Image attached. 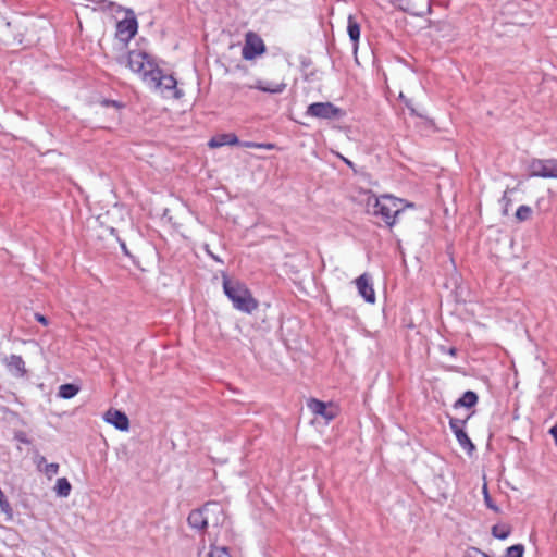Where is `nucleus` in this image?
Returning <instances> with one entry per match:
<instances>
[{
    "mask_svg": "<svg viewBox=\"0 0 557 557\" xmlns=\"http://www.w3.org/2000/svg\"><path fill=\"white\" fill-rule=\"evenodd\" d=\"M223 290L236 310L249 314L258 308V301L244 283L223 275Z\"/></svg>",
    "mask_w": 557,
    "mask_h": 557,
    "instance_id": "f257e3e1",
    "label": "nucleus"
},
{
    "mask_svg": "<svg viewBox=\"0 0 557 557\" xmlns=\"http://www.w3.org/2000/svg\"><path fill=\"white\" fill-rule=\"evenodd\" d=\"M406 207H413V205L405 203L403 199L386 194L374 198L372 214L381 218L386 226L392 227Z\"/></svg>",
    "mask_w": 557,
    "mask_h": 557,
    "instance_id": "f03ea898",
    "label": "nucleus"
},
{
    "mask_svg": "<svg viewBox=\"0 0 557 557\" xmlns=\"http://www.w3.org/2000/svg\"><path fill=\"white\" fill-rule=\"evenodd\" d=\"M144 82L156 90L173 91V96L176 99L183 97V92L176 88L177 81L174 76L164 74L159 66L148 70V72L145 73Z\"/></svg>",
    "mask_w": 557,
    "mask_h": 557,
    "instance_id": "7ed1b4c3",
    "label": "nucleus"
},
{
    "mask_svg": "<svg viewBox=\"0 0 557 557\" xmlns=\"http://www.w3.org/2000/svg\"><path fill=\"white\" fill-rule=\"evenodd\" d=\"M305 114L310 117L327 121L339 120L345 116L344 110L329 101L309 104Z\"/></svg>",
    "mask_w": 557,
    "mask_h": 557,
    "instance_id": "20e7f679",
    "label": "nucleus"
},
{
    "mask_svg": "<svg viewBox=\"0 0 557 557\" xmlns=\"http://www.w3.org/2000/svg\"><path fill=\"white\" fill-rule=\"evenodd\" d=\"M127 66L132 72L137 73L144 81L145 73L148 70L156 69L158 64L156 60L145 51L132 50L127 53Z\"/></svg>",
    "mask_w": 557,
    "mask_h": 557,
    "instance_id": "39448f33",
    "label": "nucleus"
},
{
    "mask_svg": "<svg viewBox=\"0 0 557 557\" xmlns=\"http://www.w3.org/2000/svg\"><path fill=\"white\" fill-rule=\"evenodd\" d=\"M265 52V45L262 38L253 33L248 32L245 35V42L242 49V57L244 60L250 61L256 57L261 55Z\"/></svg>",
    "mask_w": 557,
    "mask_h": 557,
    "instance_id": "423d86ee",
    "label": "nucleus"
},
{
    "mask_svg": "<svg viewBox=\"0 0 557 557\" xmlns=\"http://www.w3.org/2000/svg\"><path fill=\"white\" fill-rule=\"evenodd\" d=\"M466 423L467 419L461 420L454 417H449V428L451 432L455 434L458 444L463 450L471 455L475 449V446L465 431Z\"/></svg>",
    "mask_w": 557,
    "mask_h": 557,
    "instance_id": "0eeeda50",
    "label": "nucleus"
},
{
    "mask_svg": "<svg viewBox=\"0 0 557 557\" xmlns=\"http://www.w3.org/2000/svg\"><path fill=\"white\" fill-rule=\"evenodd\" d=\"M531 175L544 178H557V159H536L531 163Z\"/></svg>",
    "mask_w": 557,
    "mask_h": 557,
    "instance_id": "6e6552de",
    "label": "nucleus"
},
{
    "mask_svg": "<svg viewBox=\"0 0 557 557\" xmlns=\"http://www.w3.org/2000/svg\"><path fill=\"white\" fill-rule=\"evenodd\" d=\"M307 407L314 416L323 418L326 423L335 419L337 414V409L332 403L326 404L317 398H309Z\"/></svg>",
    "mask_w": 557,
    "mask_h": 557,
    "instance_id": "1a4fd4ad",
    "label": "nucleus"
},
{
    "mask_svg": "<svg viewBox=\"0 0 557 557\" xmlns=\"http://www.w3.org/2000/svg\"><path fill=\"white\" fill-rule=\"evenodd\" d=\"M212 506L218 507V504L207 503L201 508L191 510L187 518L189 527L198 531L206 530L209 523L207 512Z\"/></svg>",
    "mask_w": 557,
    "mask_h": 557,
    "instance_id": "9d476101",
    "label": "nucleus"
},
{
    "mask_svg": "<svg viewBox=\"0 0 557 557\" xmlns=\"http://www.w3.org/2000/svg\"><path fill=\"white\" fill-rule=\"evenodd\" d=\"M103 420L112 424L119 431H127L129 428V420L123 411L116 409H109L103 414Z\"/></svg>",
    "mask_w": 557,
    "mask_h": 557,
    "instance_id": "9b49d317",
    "label": "nucleus"
},
{
    "mask_svg": "<svg viewBox=\"0 0 557 557\" xmlns=\"http://www.w3.org/2000/svg\"><path fill=\"white\" fill-rule=\"evenodd\" d=\"M356 286L359 295L369 304H373L375 301V293L373 286L370 282V278L367 274H362L356 278Z\"/></svg>",
    "mask_w": 557,
    "mask_h": 557,
    "instance_id": "f8f14e48",
    "label": "nucleus"
},
{
    "mask_svg": "<svg viewBox=\"0 0 557 557\" xmlns=\"http://www.w3.org/2000/svg\"><path fill=\"white\" fill-rule=\"evenodd\" d=\"M239 144V138L233 133L221 134L212 137L208 145L210 148H219L222 146H235Z\"/></svg>",
    "mask_w": 557,
    "mask_h": 557,
    "instance_id": "ddd939ff",
    "label": "nucleus"
},
{
    "mask_svg": "<svg viewBox=\"0 0 557 557\" xmlns=\"http://www.w3.org/2000/svg\"><path fill=\"white\" fill-rule=\"evenodd\" d=\"M250 88L258 89L263 92L269 94H282L285 88V83H270L265 81L258 79L255 85L250 86Z\"/></svg>",
    "mask_w": 557,
    "mask_h": 557,
    "instance_id": "4468645a",
    "label": "nucleus"
},
{
    "mask_svg": "<svg viewBox=\"0 0 557 557\" xmlns=\"http://www.w3.org/2000/svg\"><path fill=\"white\" fill-rule=\"evenodd\" d=\"M478 403V395L473 391H467L462 394V396L457 399L454 404V408L457 409L459 407L471 408L475 406Z\"/></svg>",
    "mask_w": 557,
    "mask_h": 557,
    "instance_id": "2eb2a0df",
    "label": "nucleus"
},
{
    "mask_svg": "<svg viewBox=\"0 0 557 557\" xmlns=\"http://www.w3.org/2000/svg\"><path fill=\"white\" fill-rule=\"evenodd\" d=\"M7 366L11 371H16L20 376H23L26 373L25 362L18 355H11L7 359Z\"/></svg>",
    "mask_w": 557,
    "mask_h": 557,
    "instance_id": "dca6fc26",
    "label": "nucleus"
},
{
    "mask_svg": "<svg viewBox=\"0 0 557 557\" xmlns=\"http://www.w3.org/2000/svg\"><path fill=\"white\" fill-rule=\"evenodd\" d=\"M391 3L393 5H395L396 9H398L399 11H403V12H406V13H409V14H412V15H416V16H424L425 14H431L432 13V8H431V4L429 3L428 4V8H426V12H414L411 7L409 5V3H403V0H391Z\"/></svg>",
    "mask_w": 557,
    "mask_h": 557,
    "instance_id": "f3484780",
    "label": "nucleus"
},
{
    "mask_svg": "<svg viewBox=\"0 0 557 557\" xmlns=\"http://www.w3.org/2000/svg\"><path fill=\"white\" fill-rule=\"evenodd\" d=\"M347 33H348V36H349L350 40L354 44H357L359 41V38H360V25L355 20V17L352 15L348 16Z\"/></svg>",
    "mask_w": 557,
    "mask_h": 557,
    "instance_id": "a211bd4d",
    "label": "nucleus"
},
{
    "mask_svg": "<svg viewBox=\"0 0 557 557\" xmlns=\"http://www.w3.org/2000/svg\"><path fill=\"white\" fill-rule=\"evenodd\" d=\"M79 392V387L72 383L62 384L59 387L58 396L63 399H71Z\"/></svg>",
    "mask_w": 557,
    "mask_h": 557,
    "instance_id": "6ab92c4d",
    "label": "nucleus"
},
{
    "mask_svg": "<svg viewBox=\"0 0 557 557\" xmlns=\"http://www.w3.org/2000/svg\"><path fill=\"white\" fill-rule=\"evenodd\" d=\"M72 486L66 478H60L57 480L54 491L60 497H67L71 493Z\"/></svg>",
    "mask_w": 557,
    "mask_h": 557,
    "instance_id": "aec40b11",
    "label": "nucleus"
},
{
    "mask_svg": "<svg viewBox=\"0 0 557 557\" xmlns=\"http://www.w3.org/2000/svg\"><path fill=\"white\" fill-rule=\"evenodd\" d=\"M531 215L532 209L527 205H521L516 211V218L521 222L529 220Z\"/></svg>",
    "mask_w": 557,
    "mask_h": 557,
    "instance_id": "412c9836",
    "label": "nucleus"
},
{
    "mask_svg": "<svg viewBox=\"0 0 557 557\" xmlns=\"http://www.w3.org/2000/svg\"><path fill=\"white\" fill-rule=\"evenodd\" d=\"M39 471L42 472L48 479H51L58 474L59 465L57 462L46 463V466Z\"/></svg>",
    "mask_w": 557,
    "mask_h": 557,
    "instance_id": "4be33fe9",
    "label": "nucleus"
},
{
    "mask_svg": "<svg viewBox=\"0 0 557 557\" xmlns=\"http://www.w3.org/2000/svg\"><path fill=\"white\" fill-rule=\"evenodd\" d=\"M524 546L516 544L507 548L506 557H523Z\"/></svg>",
    "mask_w": 557,
    "mask_h": 557,
    "instance_id": "5701e85b",
    "label": "nucleus"
},
{
    "mask_svg": "<svg viewBox=\"0 0 557 557\" xmlns=\"http://www.w3.org/2000/svg\"><path fill=\"white\" fill-rule=\"evenodd\" d=\"M208 557H231L226 547H211Z\"/></svg>",
    "mask_w": 557,
    "mask_h": 557,
    "instance_id": "b1692460",
    "label": "nucleus"
},
{
    "mask_svg": "<svg viewBox=\"0 0 557 557\" xmlns=\"http://www.w3.org/2000/svg\"><path fill=\"white\" fill-rule=\"evenodd\" d=\"M483 495L486 507L494 510L495 512H498L499 508L493 503L492 497L488 494L486 484L483 485Z\"/></svg>",
    "mask_w": 557,
    "mask_h": 557,
    "instance_id": "393cba45",
    "label": "nucleus"
},
{
    "mask_svg": "<svg viewBox=\"0 0 557 557\" xmlns=\"http://www.w3.org/2000/svg\"><path fill=\"white\" fill-rule=\"evenodd\" d=\"M509 530L505 528H499L497 525H494L492 529V534L499 540H505L509 536Z\"/></svg>",
    "mask_w": 557,
    "mask_h": 557,
    "instance_id": "a878e982",
    "label": "nucleus"
},
{
    "mask_svg": "<svg viewBox=\"0 0 557 557\" xmlns=\"http://www.w3.org/2000/svg\"><path fill=\"white\" fill-rule=\"evenodd\" d=\"M499 202L503 205V213L504 214H507L508 213V208H509V205L511 202V199L508 197V190H506L503 195V197L500 198Z\"/></svg>",
    "mask_w": 557,
    "mask_h": 557,
    "instance_id": "bb28decb",
    "label": "nucleus"
},
{
    "mask_svg": "<svg viewBox=\"0 0 557 557\" xmlns=\"http://www.w3.org/2000/svg\"><path fill=\"white\" fill-rule=\"evenodd\" d=\"M35 463H36L37 469L41 470L46 466V463H48V462H47L46 457L37 456L36 459H35Z\"/></svg>",
    "mask_w": 557,
    "mask_h": 557,
    "instance_id": "cd10ccee",
    "label": "nucleus"
},
{
    "mask_svg": "<svg viewBox=\"0 0 557 557\" xmlns=\"http://www.w3.org/2000/svg\"><path fill=\"white\" fill-rule=\"evenodd\" d=\"M275 144L272 143H258L257 149H264V150H273L275 149Z\"/></svg>",
    "mask_w": 557,
    "mask_h": 557,
    "instance_id": "c85d7f7f",
    "label": "nucleus"
},
{
    "mask_svg": "<svg viewBox=\"0 0 557 557\" xmlns=\"http://www.w3.org/2000/svg\"><path fill=\"white\" fill-rule=\"evenodd\" d=\"M15 438H16L18 442L23 443V444H29V443H30V441L27 438L26 434H25V433H23V432L17 433V434L15 435Z\"/></svg>",
    "mask_w": 557,
    "mask_h": 557,
    "instance_id": "c756f323",
    "label": "nucleus"
},
{
    "mask_svg": "<svg viewBox=\"0 0 557 557\" xmlns=\"http://www.w3.org/2000/svg\"><path fill=\"white\" fill-rule=\"evenodd\" d=\"M238 146L245 147V148H255L257 149L258 143L256 141H242L239 140Z\"/></svg>",
    "mask_w": 557,
    "mask_h": 557,
    "instance_id": "7c9ffc66",
    "label": "nucleus"
},
{
    "mask_svg": "<svg viewBox=\"0 0 557 557\" xmlns=\"http://www.w3.org/2000/svg\"><path fill=\"white\" fill-rule=\"evenodd\" d=\"M35 319L42 325H48V323H49L48 319L45 315H42L41 313H35Z\"/></svg>",
    "mask_w": 557,
    "mask_h": 557,
    "instance_id": "2f4dec72",
    "label": "nucleus"
},
{
    "mask_svg": "<svg viewBox=\"0 0 557 557\" xmlns=\"http://www.w3.org/2000/svg\"><path fill=\"white\" fill-rule=\"evenodd\" d=\"M406 107L410 110L412 115L422 116L420 113L416 111V109L411 106V101L409 99L405 100Z\"/></svg>",
    "mask_w": 557,
    "mask_h": 557,
    "instance_id": "473e14b6",
    "label": "nucleus"
},
{
    "mask_svg": "<svg viewBox=\"0 0 557 557\" xmlns=\"http://www.w3.org/2000/svg\"><path fill=\"white\" fill-rule=\"evenodd\" d=\"M442 350H443L444 352H447V354H448V355H450L451 357H455V356H456V354H457V349H456L455 347H449V348H447V349L442 348Z\"/></svg>",
    "mask_w": 557,
    "mask_h": 557,
    "instance_id": "72a5a7b5",
    "label": "nucleus"
},
{
    "mask_svg": "<svg viewBox=\"0 0 557 557\" xmlns=\"http://www.w3.org/2000/svg\"><path fill=\"white\" fill-rule=\"evenodd\" d=\"M549 433L552 434V436L555 440V443L557 444V424L550 428Z\"/></svg>",
    "mask_w": 557,
    "mask_h": 557,
    "instance_id": "f704fd0d",
    "label": "nucleus"
},
{
    "mask_svg": "<svg viewBox=\"0 0 557 557\" xmlns=\"http://www.w3.org/2000/svg\"><path fill=\"white\" fill-rule=\"evenodd\" d=\"M104 104L106 106H113L115 108H121V104L117 101H115V100H106Z\"/></svg>",
    "mask_w": 557,
    "mask_h": 557,
    "instance_id": "c9c22d12",
    "label": "nucleus"
},
{
    "mask_svg": "<svg viewBox=\"0 0 557 557\" xmlns=\"http://www.w3.org/2000/svg\"><path fill=\"white\" fill-rule=\"evenodd\" d=\"M121 249L125 255H129L126 244L124 242H121Z\"/></svg>",
    "mask_w": 557,
    "mask_h": 557,
    "instance_id": "e433bc0d",
    "label": "nucleus"
},
{
    "mask_svg": "<svg viewBox=\"0 0 557 557\" xmlns=\"http://www.w3.org/2000/svg\"><path fill=\"white\" fill-rule=\"evenodd\" d=\"M210 256H211L215 261H218V262H222V260H221L219 257H216V256H214V255H212V253H210Z\"/></svg>",
    "mask_w": 557,
    "mask_h": 557,
    "instance_id": "4c0bfd02",
    "label": "nucleus"
},
{
    "mask_svg": "<svg viewBox=\"0 0 557 557\" xmlns=\"http://www.w3.org/2000/svg\"><path fill=\"white\" fill-rule=\"evenodd\" d=\"M345 162H346V164H348L349 166H352V163H351L349 160L345 159Z\"/></svg>",
    "mask_w": 557,
    "mask_h": 557,
    "instance_id": "58836bf2",
    "label": "nucleus"
},
{
    "mask_svg": "<svg viewBox=\"0 0 557 557\" xmlns=\"http://www.w3.org/2000/svg\"><path fill=\"white\" fill-rule=\"evenodd\" d=\"M400 99H404V101L406 100V98L404 97L403 94L399 95Z\"/></svg>",
    "mask_w": 557,
    "mask_h": 557,
    "instance_id": "ea45409f",
    "label": "nucleus"
}]
</instances>
